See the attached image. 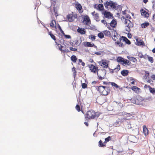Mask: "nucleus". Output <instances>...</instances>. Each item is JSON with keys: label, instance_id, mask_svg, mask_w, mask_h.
Wrapping results in <instances>:
<instances>
[{"label": "nucleus", "instance_id": "nucleus-39", "mask_svg": "<svg viewBox=\"0 0 155 155\" xmlns=\"http://www.w3.org/2000/svg\"><path fill=\"white\" fill-rule=\"evenodd\" d=\"M150 91V93H155V89L154 88H152L151 87H149Z\"/></svg>", "mask_w": 155, "mask_h": 155}, {"label": "nucleus", "instance_id": "nucleus-17", "mask_svg": "<svg viewBox=\"0 0 155 155\" xmlns=\"http://www.w3.org/2000/svg\"><path fill=\"white\" fill-rule=\"evenodd\" d=\"M94 7L99 10L100 11H101L104 9V6L103 4H99L98 5H95L94 6Z\"/></svg>", "mask_w": 155, "mask_h": 155}, {"label": "nucleus", "instance_id": "nucleus-63", "mask_svg": "<svg viewBox=\"0 0 155 155\" xmlns=\"http://www.w3.org/2000/svg\"><path fill=\"white\" fill-rule=\"evenodd\" d=\"M152 52L153 53H155V48H154L152 50Z\"/></svg>", "mask_w": 155, "mask_h": 155}, {"label": "nucleus", "instance_id": "nucleus-62", "mask_svg": "<svg viewBox=\"0 0 155 155\" xmlns=\"http://www.w3.org/2000/svg\"><path fill=\"white\" fill-rule=\"evenodd\" d=\"M128 36L129 38H131V35L130 34V35L128 34Z\"/></svg>", "mask_w": 155, "mask_h": 155}, {"label": "nucleus", "instance_id": "nucleus-12", "mask_svg": "<svg viewBox=\"0 0 155 155\" xmlns=\"http://www.w3.org/2000/svg\"><path fill=\"white\" fill-rule=\"evenodd\" d=\"M55 43H56V45H57L58 46L59 50L62 52L63 53H68L70 51L68 49L66 48L64 49H62V48L63 47L60 44L58 43L56 41H55Z\"/></svg>", "mask_w": 155, "mask_h": 155}, {"label": "nucleus", "instance_id": "nucleus-20", "mask_svg": "<svg viewBox=\"0 0 155 155\" xmlns=\"http://www.w3.org/2000/svg\"><path fill=\"white\" fill-rule=\"evenodd\" d=\"M46 29L48 31V33L49 35H50V36H51V38L53 40H54L55 41V42L56 41V37L53 34H52V31H49V30L48 28H46Z\"/></svg>", "mask_w": 155, "mask_h": 155}, {"label": "nucleus", "instance_id": "nucleus-54", "mask_svg": "<svg viewBox=\"0 0 155 155\" xmlns=\"http://www.w3.org/2000/svg\"><path fill=\"white\" fill-rule=\"evenodd\" d=\"M149 87H150V86L148 85L147 84H145L144 86V87L145 88H147V87H148L149 88Z\"/></svg>", "mask_w": 155, "mask_h": 155}, {"label": "nucleus", "instance_id": "nucleus-32", "mask_svg": "<svg viewBox=\"0 0 155 155\" xmlns=\"http://www.w3.org/2000/svg\"><path fill=\"white\" fill-rule=\"evenodd\" d=\"M101 22L104 24V25H106L107 27L109 29L111 30L110 28V27H108L107 26H109V23H107V22L105 20H101Z\"/></svg>", "mask_w": 155, "mask_h": 155}, {"label": "nucleus", "instance_id": "nucleus-47", "mask_svg": "<svg viewBox=\"0 0 155 155\" xmlns=\"http://www.w3.org/2000/svg\"><path fill=\"white\" fill-rule=\"evenodd\" d=\"M64 35V37L66 38H71V36L70 35H65L64 34V35Z\"/></svg>", "mask_w": 155, "mask_h": 155}, {"label": "nucleus", "instance_id": "nucleus-9", "mask_svg": "<svg viewBox=\"0 0 155 155\" xmlns=\"http://www.w3.org/2000/svg\"><path fill=\"white\" fill-rule=\"evenodd\" d=\"M74 6L79 13L81 14L83 12L84 10L82 8V6L79 2H76Z\"/></svg>", "mask_w": 155, "mask_h": 155}, {"label": "nucleus", "instance_id": "nucleus-6", "mask_svg": "<svg viewBox=\"0 0 155 155\" xmlns=\"http://www.w3.org/2000/svg\"><path fill=\"white\" fill-rule=\"evenodd\" d=\"M77 14H74V12H72L71 14H69L67 15V18L68 21L72 22L77 18Z\"/></svg>", "mask_w": 155, "mask_h": 155}, {"label": "nucleus", "instance_id": "nucleus-49", "mask_svg": "<svg viewBox=\"0 0 155 155\" xmlns=\"http://www.w3.org/2000/svg\"><path fill=\"white\" fill-rule=\"evenodd\" d=\"M149 75V73L148 71H145V76L147 78Z\"/></svg>", "mask_w": 155, "mask_h": 155}, {"label": "nucleus", "instance_id": "nucleus-60", "mask_svg": "<svg viewBox=\"0 0 155 155\" xmlns=\"http://www.w3.org/2000/svg\"><path fill=\"white\" fill-rule=\"evenodd\" d=\"M78 61L79 63H81L83 62L82 60L80 59H79Z\"/></svg>", "mask_w": 155, "mask_h": 155}, {"label": "nucleus", "instance_id": "nucleus-1", "mask_svg": "<svg viewBox=\"0 0 155 155\" xmlns=\"http://www.w3.org/2000/svg\"><path fill=\"white\" fill-rule=\"evenodd\" d=\"M121 19L122 22L124 23L125 25V31L129 33L130 31V28L134 26L132 22L130 20L132 19L131 17L129 14H127L125 16H122Z\"/></svg>", "mask_w": 155, "mask_h": 155}, {"label": "nucleus", "instance_id": "nucleus-18", "mask_svg": "<svg viewBox=\"0 0 155 155\" xmlns=\"http://www.w3.org/2000/svg\"><path fill=\"white\" fill-rule=\"evenodd\" d=\"M77 32L80 33L81 35L85 34L86 33V31L85 30L84 28H81L78 27L77 30Z\"/></svg>", "mask_w": 155, "mask_h": 155}, {"label": "nucleus", "instance_id": "nucleus-21", "mask_svg": "<svg viewBox=\"0 0 155 155\" xmlns=\"http://www.w3.org/2000/svg\"><path fill=\"white\" fill-rule=\"evenodd\" d=\"M131 89L137 93H138L140 90V89L136 86H133Z\"/></svg>", "mask_w": 155, "mask_h": 155}, {"label": "nucleus", "instance_id": "nucleus-46", "mask_svg": "<svg viewBox=\"0 0 155 155\" xmlns=\"http://www.w3.org/2000/svg\"><path fill=\"white\" fill-rule=\"evenodd\" d=\"M77 85L75 82L73 84V88L74 90L77 88L76 86Z\"/></svg>", "mask_w": 155, "mask_h": 155}, {"label": "nucleus", "instance_id": "nucleus-16", "mask_svg": "<svg viewBox=\"0 0 155 155\" xmlns=\"http://www.w3.org/2000/svg\"><path fill=\"white\" fill-rule=\"evenodd\" d=\"M51 27L55 28V29H57V24L56 21L54 20H52L50 23Z\"/></svg>", "mask_w": 155, "mask_h": 155}, {"label": "nucleus", "instance_id": "nucleus-19", "mask_svg": "<svg viewBox=\"0 0 155 155\" xmlns=\"http://www.w3.org/2000/svg\"><path fill=\"white\" fill-rule=\"evenodd\" d=\"M122 41H124L125 43L128 45H130L131 44V42L127 38L124 36H122Z\"/></svg>", "mask_w": 155, "mask_h": 155}, {"label": "nucleus", "instance_id": "nucleus-56", "mask_svg": "<svg viewBox=\"0 0 155 155\" xmlns=\"http://www.w3.org/2000/svg\"><path fill=\"white\" fill-rule=\"evenodd\" d=\"M84 124L87 126H88V124L87 122H84Z\"/></svg>", "mask_w": 155, "mask_h": 155}, {"label": "nucleus", "instance_id": "nucleus-14", "mask_svg": "<svg viewBox=\"0 0 155 155\" xmlns=\"http://www.w3.org/2000/svg\"><path fill=\"white\" fill-rule=\"evenodd\" d=\"M140 12L141 15L144 16V17L148 18L149 17V14L143 9L142 8L140 10Z\"/></svg>", "mask_w": 155, "mask_h": 155}, {"label": "nucleus", "instance_id": "nucleus-28", "mask_svg": "<svg viewBox=\"0 0 155 155\" xmlns=\"http://www.w3.org/2000/svg\"><path fill=\"white\" fill-rule=\"evenodd\" d=\"M94 18L97 21H100L99 14L98 13H96L95 14L94 16Z\"/></svg>", "mask_w": 155, "mask_h": 155}, {"label": "nucleus", "instance_id": "nucleus-33", "mask_svg": "<svg viewBox=\"0 0 155 155\" xmlns=\"http://www.w3.org/2000/svg\"><path fill=\"white\" fill-rule=\"evenodd\" d=\"M120 67L119 64L117 65V67L114 69V72L117 73L120 69Z\"/></svg>", "mask_w": 155, "mask_h": 155}, {"label": "nucleus", "instance_id": "nucleus-48", "mask_svg": "<svg viewBox=\"0 0 155 155\" xmlns=\"http://www.w3.org/2000/svg\"><path fill=\"white\" fill-rule=\"evenodd\" d=\"M72 71L73 72V74L74 75H76V73H77L76 70L75 68L74 67L72 68Z\"/></svg>", "mask_w": 155, "mask_h": 155}, {"label": "nucleus", "instance_id": "nucleus-50", "mask_svg": "<svg viewBox=\"0 0 155 155\" xmlns=\"http://www.w3.org/2000/svg\"><path fill=\"white\" fill-rule=\"evenodd\" d=\"M109 68V71H110V73L112 74V73H113L114 72V69H110V68Z\"/></svg>", "mask_w": 155, "mask_h": 155}, {"label": "nucleus", "instance_id": "nucleus-25", "mask_svg": "<svg viewBox=\"0 0 155 155\" xmlns=\"http://www.w3.org/2000/svg\"><path fill=\"white\" fill-rule=\"evenodd\" d=\"M144 58L145 59H146L147 58L149 61L151 63H153V59L152 57L149 56L148 55H147L145 56Z\"/></svg>", "mask_w": 155, "mask_h": 155}, {"label": "nucleus", "instance_id": "nucleus-29", "mask_svg": "<svg viewBox=\"0 0 155 155\" xmlns=\"http://www.w3.org/2000/svg\"><path fill=\"white\" fill-rule=\"evenodd\" d=\"M57 28H58V29L64 35V31L62 29L61 27L60 26L59 24L58 23L57 24Z\"/></svg>", "mask_w": 155, "mask_h": 155}, {"label": "nucleus", "instance_id": "nucleus-51", "mask_svg": "<svg viewBox=\"0 0 155 155\" xmlns=\"http://www.w3.org/2000/svg\"><path fill=\"white\" fill-rule=\"evenodd\" d=\"M130 80H132V81L131 82V84L133 85H134L135 84L134 80L133 79H130Z\"/></svg>", "mask_w": 155, "mask_h": 155}, {"label": "nucleus", "instance_id": "nucleus-2", "mask_svg": "<svg viewBox=\"0 0 155 155\" xmlns=\"http://www.w3.org/2000/svg\"><path fill=\"white\" fill-rule=\"evenodd\" d=\"M97 90L101 95L104 96L108 95L110 91L109 87L103 86H98Z\"/></svg>", "mask_w": 155, "mask_h": 155}, {"label": "nucleus", "instance_id": "nucleus-27", "mask_svg": "<svg viewBox=\"0 0 155 155\" xmlns=\"http://www.w3.org/2000/svg\"><path fill=\"white\" fill-rule=\"evenodd\" d=\"M101 65L103 68H107L108 67V64L105 61H103L101 64Z\"/></svg>", "mask_w": 155, "mask_h": 155}, {"label": "nucleus", "instance_id": "nucleus-61", "mask_svg": "<svg viewBox=\"0 0 155 155\" xmlns=\"http://www.w3.org/2000/svg\"><path fill=\"white\" fill-rule=\"evenodd\" d=\"M96 83H97V82L96 81H93L92 82V84L93 85L94 84H96Z\"/></svg>", "mask_w": 155, "mask_h": 155}, {"label": "nucleus", "instance_id": "nucleus-31", "mask_svg": "<svg viewBox=\"0 0 155 155\" xmlns=\"http://www.w3.org/2000/svg\"><path fill=\"white\" fill-rule=\"evenodd\" d=\"M149 25V23L148 22H145L141 25V27L143 28H145L148 26Z\"/></svg>", "mask_w": 155, "mask_h": 155}, {"label": "nucleus", "instance_id": "nucleus-24", "mask_svg": "<svg viewBox=\"0 0 155 155\" xmlns=\"http://www.w3.org/2000/svg\"><path fill=\"white\" fill-rule=\"evenodd\" d=\"M111 27L113 28H115L117 25V21L113 19L110 23H109Z\"/></svg>", "mask_w": 155, "mask_h": 155}, {"label": "nucleus", "instance_id": "nucleus-45", "mask_svg": "<svg viewBox=\"0 0 155 155\" xmlns=\"http://www.w3.org/2000/svg\"><path fill=\"white\" fill-rule=\"evenodd\" d=\"M131 59L130 60V61H133L134 62H136L137 61V59L134 57H131Z\"/></svg>", "mask_w": 155, "mask_h": 155}, {"label": "nucleus", "instance_id": "nucleus-57", "mask_svg": "<svg viewBox=\"0 0 155 155\" xmlns=\"http://www.w3.org/2000/svg\"><path fill=\"white\" fill-rule=\"evenodd\" d=\"M153 19L154 21H155V14L153 15Z\"/></svg>", "mask_w": 155, "mask_h": 155}, {"label": "nucleus", "instance_id": "nucleus-41", "mask_svg": "<svg viewBox=\"0 0 155 155\" xmlns=\"http://www.w3.org/2000/svg\"><path fill=\"white\" fill-rule=\"evenodd\" d=\"M75 109L78 112H80L81 111L80 106L78 104L76 105L75 107Z\"/></svg>", "mask_w": 155, "mask_h": 155}, {"label": "nucleus", "instance_id": "nucleus-38", "mask_svg": "<svg viewBox=\"0 0 155 155\" xmlns=\"http://www.w3.org/2000/svg\"><path fill=\"white\" fill-rule=\"evenodd\" d=\"M100 38L102 39L104 37V34L101 32L99 33L97 35Z\"/></svg>", "mask_w": 155, "mask_h": 155}, {"label": "nucleus", "instance_id": "nucleus-44", "mask_svg": "<svg viewBox=\"0 0 155 155\" xmlns=\"http://www.w3.org/2000/svg\"><path fill=\"white\" fill-rule=\"evenodd\" d=\"M70 50L71 51H77V49L75 48H73V47H70Z\"/></svg>", "mask_w": 155, "mask_h": 155}, {"label": "nucleus", "instance_id": "nucleus-15", "mask_svg": "<svg viewBox=\"0 0 155 155\" xmlns=\"http://www.w3.org/2000/svg\"><path fill=\"white\" fill-rule=\"evenodd\" d=\"M104 15L105 17L108 19H112L113 17L112 15L109 12H105L104 13Z\"/></svg>", "mask_w": 155, "mask_h": 155}, {"label": "nucleus", "instance_id": "nucleus-11", "mask_svg": "<svg viewBox=\"0 0 155 155\" xmlns=\"http://www.w3.org/2000/svg\"><path fill=\"white\" fill-rule=\"evenodd\" d=\"M105 7L110 6V7L113 9H116L117 4L113 2L112 1H110L109 2L108 1L106 2V3L104 5Z\"/></svg>", "mask_w": 155, "mask_h": 155}, {"label": "nucleus", "instance_id": "nucleus-64", "mask_svg": "<svg viewBox=\"0 0 155 155\" xmlns=\"http://www.w3.org/2000/svg\"><path fill=\"white\" fill-rule=\"evenodd\" d=\"M148 1V0H143V2L145 3H147Z\"/></svg>", "mask_w": 155, "mask_h": 155}, {"label": "nucleus", "instance_id": "nucleus-59", "mask_svg": "<svg viewBox=\"0 0 155 155\" xmlns=\"http://www.w3.org/2000/svg\"><path fill=\"white\" fill-rule=\"evenodd\" d=\"M151 80L149 78V79L147 81V82L149 83H150L151 82Z\"/></svg>", "mask_w": 155, "mask_h": 155}, {"label": "nucleus", "instance_id": "nucleus-34", "mask_svg": "<svg viewBox=\"0 0 155 155\" xmlns=\"http://www.w3.org/2000/svg\"><path fill=\"white\" fill-rule=\"evenodd\" d=\"M99 144L100 147H104L106 146V143H103L101 140H100L99 142Z\"/></svg>", "mask_w": 155, "mask_h": 155}, {"label": "nucleus", "instance_id": "nucleus-30", "mask_svg": "<svg viewBox=\"0 0 155 155\" xmlns=\"http://www.w3.org/2000/svg\"><path fill=\"white\" fill-rule=\"evenodd\" d=\"M71 61L74 63H75L77 60L76 57L74 55L71 56Z\"/></svg>", "mask_w": 155, "mask_h": 155}, {"label": "nucleus", "instance_id": "nucleus-35", "mask_svg": "<svg viewBox=\"0 0 155 155\" xmlns=\"http://www.w3.org/2000/svg\"><path fill=\"white\" fill-rule=\"evenodd\" d=\"M111 139V137L108 136L106 138L105 140V141L104 142V143H106L107 142H109L110 140Z\"/></svg>", "mask_w": 155, "mask_h": 155}, {"label": "nucleus", "instance_id": "nucleus-3", "mask_svg": "<svg viewBox=\"0 0 155 155\" xmlns=\"http://www.w3.org/2000/svg\"><path fill=\"white\" fill-rule=\"evenodd\" d=\"M113 39L114 41H116L115 42L116 45H117L120 47H122L124 46L122 42H121L122 41V37H121L120 35L116 33V34L114 33Z\"/></svg>", "mask_w": 155, "mask_h": 155}, {"label": "nucleus", "instance_id": "nucleus-36", "mask_svg": "<svg viewBox=\"0 0 155 155\" xmlns=\"http://www.w3.org/2000/svg\"><path fill=\"white\" fill-rule=\"evenodd\" d=\"M104 34L107 36H109L110 35V32L109 31L106 30L104 31Z\"/></svg>", "mask_w": 155, "mask_h": 155}, {"label": "nucleus", "instance_id": "nucleus-8", "mask_svg": "<svg viewBox=\"0 0 155 155\" xmlns=\"http://www.w3.org/2000/svg\"><path fill=\"white\" fill-rule=\"evenodd\" d=\"M88 67L91 72L94 73L95 74L98 71V67L97 66L91 64L88 65Z\"/></svg>", "mask_w": 155, "mask_h": 155}, {"label": "nucleus", "instance_id": "nucleus-22", "mask_svg": "<svg viewBox=\"0 0 155 155\" xmlns=\"http://www.w3.org/2000/svg\"><path fill=\"white\" fill-rule=\"evenodd\" d=\"M143 133L145 135H147L149 134L148 130L145 125H144L143 127Z\"/></svg>", "mask_w": 155, "mask_h": 155}, {"label": "nucleus", "instance_id": "nucleus-52", "mask_svg": "<svg viewBox=\"0 0 155 155\" xmlns=\"http://www.w3.org/2000/svg\"><path fill=\"white\" fill-rule=\"evenodd\" d=\"M151 78L153 80H155V75L153 74L151 76Z\"/></svg>", "mask_w": 155, "mask_h": 155}, {"label": "nucleus", "instance_id": "nucleus-5", "mask_svg": "<svg viewBox=\"0 0 155 155\" xmlns=\"http://www.w3.org/2000/svg\"><path fill=\"white\" fill-rule=\"evenodd\" d=\"M117 60L119 62L123 63V64L124 66H129L131 64L129 60L124 59L121 57H118Z\"/></svg>", "mask_w": 155, "mask_h": 155}, {"label": "nucleus", "instance_id": "nucleus-37", "mask_svg": "<svg viewBox=\"0 0 155 155\" xmlns=\"http://www.w3.org/2000/svg\"><path fill=\"white\" fill-rule=\"evenodd\" d=\"M74 44L75 45H80V43L81 42V41H80L79 40H75L74 41Z\"/></svg>", "mask_w": 155, "mask_h": 155}, {"label": "nucleus", "instance_id": "nucleus-43", "mask_svg": "<svg viewBox=\"0 0 155 155\" xmlns=\"http://www.w3.org/2000/svg\"><path fill=\"white\" fill-rule=\"evenodd\" d=\"M82 87L83 88L85 89L87 87V86L86 84L84 83L82 84Z\"/></svg>", "mask_w": 155, "mask_h": 155}, {"label": "nucleus", "instance_id": "nucleus-4", "mask_svg": "<svg viewBox=\"0 0 155 155\" xmlns=\"http://www.w3.org/2000/svg\"><path fill=\"white\" fill-rule=\"evenodd\" d=\"M96 116V113L94 111L91 110L87 112L85 115V118L86 120L88 121L90 119L94 118Z\"/></svg>", "mask_w": 155, "mask_h": 155}, {"label": "nucleus", "instance_id": "nucleus-40", "mask_svg": "<svg viewBox=\"0 0 155 155\" xmlns=\"http://www.w3.org/2000/svg\"><path fill=\"white\" fill-rule=\"evenodd\" d=\"M110 84L112 86L116 88H117L119 87L118 85L114 82H110Z\"/></svg>", "mask_w": 155, "mask_h": 155}, {"label": "nucleus", "instance_id": "nucleus-7", "mask_svg": "<svg viewBox=\"0 0 155 155\" xmlns=\"http://www.w3.org/2000/svg\"><path fill=\"white\" fill-rule=\"evenodd\" d=\"M98 79L100 80H103L106 78V71L105 70H101L97 72Z\"/></svg>", "mask_w": 155, "mask_h": 155}, {"label": "nucleus", "instance_id": "nucleus-26", "mask_svg": "<svg viewBox=\"0 0 155 155\" xmlns=\"http://www.w3.org/2000/svg\"><path fill=\"white\" fill-rule=\"evenodd\" d=\"M84 45L87 47H93L95 46L94 44H91L89 42H86V44H84Z\"/></svg>", "mask_w": 155, "mask_h": 155}, {"label": "nucleus", "instance_id": "nucleus-53", "mask_svg": "<svg viewBox=\"0 0 155 155\" xmlns=\"http://www.w3.org/2000/svg\"><path fill=\"white\" fill-rule=\"evenodd\" d=\"M103 83L104 84H110V82H105V81H104L103 82Z\"/></svg>", "mask_w": 155, "mask_h": 155}, {"label": "nucleus", "instance_id": "nucleus-23", "mask_svg": "<svg viewBox=\"0 0 155 155\" xmlns=\"http://www.w3.org/2000/svg\"><path fill=\"white\" fill-rule=\"evenodd\" d=\"M129 71L127 70H123L121 72V74L124 76H127L129 74Z\"/></svg>", "mask_w": 155, "mask_h": 155}, {"label": "nucleus", "instance_id": "nucleus-58", "mask_svg": "<svg viewBox=\"0 0 155 155\" xmlns=\"http://www.w3.org/2000/svg\"><path fill=\"white\" fill-rule=\"evenodd\" d=\"M81 64L83 66H84L85 65V63L83 62H82L81 63Z\"/></svg>", "mask_w": 155, "mask_h": 155}, {"label": "nucleus", "instance_id": "nucleus-13", "mask_svg": "<svg viewBox=\"0 0 155 155\" xmlns=\"http://www.w3.org/2000/svg\"><path fill=\"white\" fill-rule=\"evenodd\" d=\"M135 44L137 45H144L145 44L143 41L140 39L137 38L136 39Z\"/></svg>", "mask_w": 155, "mask_h": 155}, {"label": "nucleus", "instance_id": "nucleus-10", "mask_svg": "<svg viewBox=\"0 0 155 155\" xmlns=\"http://www.w3.org/2000/svg\"><path fill=\"white\" fill-rule=\"evenodd\" d=\"M83 22L86 25H90L91 24V21L88 16L86 15L84 16L83 18Z\"/></svg>", "mask_w": 155, "mask_h": 155}, {"label": "nucleus", "instance_id": "nucleus-42", "mask_svg": "<svg viewBox=\"0 0 155 155\" xmlns=\"http://www.w3.org/2000/svg\"><path fill=\"white\" fill-rule=\"evenodd\" d=\"M89 38L91 39L92 41H94L95 39V36L94 35H90L89 36Z\"/></svg>", "mask_w": 155, "mask_h": 155}, {"label": "nucleus", "instance_id": "nucleus-55", "mask_svg": "<svg viewBox=\"0 0 155 155\" xmlns=\"http://www.w3.org/2000/svg\"><path fill=\"white\" fill-rule=\"evenodd\" d=\"M95 14V12L94 11V12L91 13L92 15L94 16Z\"/></svg>", "mask_w": 155, "mask_h": 155}]
</instances>
